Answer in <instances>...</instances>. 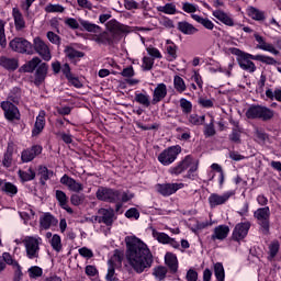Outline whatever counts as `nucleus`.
<instances>
[{
	"instance_id": "f257e3e1",
	"label": "nucleus",
	"mask_w": 281,
	"mask_h": 281,
	"mask_svg": "<svg viewBox=\"0 0 281 281\" xmlns=\"http://www.w3.org/2000/svg\"><path fill=\"white\" fill-rule=\"evenodd\" d=\"M126 258L128 265L137 273H144L146 269L153 267V254L142 239L135 236L125 237Z\"/></svg>"
},
{
	"instance_id": "f03ea898",
	"label": "nucleus",
	"mask_w": 281,
	"mask_h": 281,
	"mask_svg": "<svg viewBox=\"0 0 281 281\" xmlns=\"http://www.w3.org/2000/svg\"><path fill=\"white\" fill-rule=\"evenodd\" d=\"M229 53L233 54V56H237L236 60L238 63V66L244 71H248V74H254L257 69L256 64L251 60H257L258 63H263V65H278V60L271 56L267 55H251L249 53H245L240 48L232 47L229 48Z\"/></svg>"
},
{
	"instance_id": "7ed1b4c3",
	"label": "nucleus",
	"mask_w": 281,
	"mask_h": 281,
	"mask_svg": "<svg viewBox=\"0 0 281 281\" xmlns=\"http://www.w3.org/2000/svg\"><path fill=\"white\" fill-rule=\"evenodd\" d=\"M81 27V32H90L92 34H98L94 35L93 41L98 43L99 45H112L113 44V38L109 36V33L106 31L102 32V26L91 23L88 20H78Z\"/></svg>"
},
{
	"instance_id": "20e7f679",
	"label": "nucleus",
	"mask_w": 281,
	"mask_h": 281,
	"mask_svg": "<svg viewBox=\"0 0 281 281\" xmlns=\"http://www.w3.org/2000/svg\"><path fill=\"white\" fill-rule=\"evenodd\" d=\"M274 116L276 111L262 104H251L246 111L247 120H261V122H271Z\"/></svg>"
},
{
	"instance_id": "39448f33",
	"label": "nucleus",
	"mask_w": 281,
	"mask_h": 281,
	"mask_svg": "<svg viewBox=\"0 0 281 281\" xmlns=\"http://www.w3.org/2000/svg\"><path fill=\"white\" fill-rule=\"evenodd\" d=\"M254 218H256L261 234L269 236L271 229V209L269 206L257 209L254 212Z\"/></svg>"
},
{
	"instance_id": "423d86ee",
	"label": "nucleus",
	"mask_w": 281,
	"mask_h": 281,
	"mask_svg": "<svg viewBox=\"0 0 281 281\" xmlns=\"http://www.w3.org/2000/svg\"><path fill=\"white\" fill-rule=\"evenodd\" d=\"M120 196H122L120 190L108 187H99L95 192L98 201H103L104 203H117Z\"/></svg>"
},
{
	"instance_id": "0eeeda50",
	"label": "nucleus",
	"mask_w": 281,
	"mask_h": 281,
	"mask_svg": "<svg viewBox=\"0 0 281 281\" xmlns=\"http://www.w3.org/2000/svg\"><path fill=\"white\" fill-rule=\"evenodd\" d=\"M181 155V147L179 145L170 146L164 149L157 157L161 166H172L177 161V157Z\"/></svg>"
},
{
	"instance_id": "6e6552de",
	"label": "nucleus",
	"mask_w": 281,
	"mask_h": 281,
	"mask_svg": "<svg viewBox=\"0 0 281 281\" xmlns=\"http://www.w3.org/2000/svg\"><path fill=\"white\" fill-rule=\"evenodd\" d=\"M9 47L12 52H16L18 54H26L27 56H32L34 54L32 43L23 37H14L9 43Z\"/></svg>"
},
{
	"instance_id": "1a4fd4ad",
	"label": "nucleus",
	"mask_w": 281,
	"mask_h": 281,
	"mask_svg": "<svg viewBox=\"0 0 281 281\" xmlns=\"http://www.w3.org/2000/svg\"><path fill=\"white\" fill-rule=\"evenodd\" d=\"M0 109H2L7 122H16L21 120V111L19 110V106L11 101H2L0 103Z\"/></svg>"
},
{
	"instance_id": "9d476101",
	"label": "nucleus",
	"mask_w": 281,
	"mask_h": 281,
	"mask_svg": "<svg viewBox=\"0 0 281 281\" xmlns=\"http://www.w3.org/2000/svg\"><path fill=\"white\" fill-rule=\"evenodd\" d=\"M23 244L26 251V258H29V260L38 258V254H41V246L37 238L29 236L23 240Z\"/></svg>"
},
{
	"instance_id": "9b49d317",
	"label": "nucleus",
	"mask_w": 281,
	"mask_h": 281,
	"mask_svg": "<svg viewBox=\"0 0 281 281\" xmlns=\"http://www.w3.org/2000/svg\"><path fill=\"white\" fill-rule=\"evenodd\" d=\"M193 161L194 157H192V155H187L182 160L178 161L175 166H171L168 169V172L171 177H179V175H183V172L192 166Z\"/></svg>"
},
{
	"instance_id": "f8f14e48",
	"label": "nucleus",
	"mask_w": 281,
	"mask_h": 281,
	"mask_svg": "<svg viewBox=\"0 0 281 281\" xmlns=\"http://www.w3.org/2000/svg\"><path fill=\"white\" fill-rule=\"evenodd\" d=\"M33 54L36 53L43 60L48 63V60H52V53L49 52V47L41 37H35L33 40Z\"/></svg>"
},
{
	"instance_id": "ddd939ff",
	"label": "nucleus",
	"mask_w": 281,
	"mask_h": 281,
	"mask_svg": "<svg viewBox=\"0 0 281 281\" xmlns=\"http://www.w3.org/2000/svg\"><path fill=\"white\" fill-rule=\"evenodd\" d=\"M182 188H186V184L183 182L156 184V191L158 192V194H161V196H172V194H177V192H179V190H182Z\"/></svg>"
},
{
	"instance_id": "4468645a",
	"label": "nucleus",
	"mask_w": 281,
	"mask_h": 281,
	"mask_svg": "<svg viewBox=\"0 0 281 281\" xmlns=\"http://www.w3.org/2000/svg\"><path fill=\"white\" fill-rule=\"evenodd\" d=\"M249 229H251V222H241L236 224L233 229L232 240L235 243H240V240H245L247 238V234H249Z\"/></svg>"
},
{
	"instance_id": "2eb2a0df",
	"label": "nucleus",
	"mask_w": 281,
	"mask_h": 281,
	"mask_svg": "<svg viewBox=\"0 0 281 281\" xmlns=\"http://www.w3.org/2000/svg\"><path fill=\"white\" fill-rule=\"evenodd\" d=\"M235 195H236L235 190L226 191L222 195H220L218 193H212L209 196V205L210 207H217V205H225V202L229 201V199H232V196H235Z\"/></svg>"
},
{
	"instance_id": "dca6fc26",
	"label": "nucleus",
	"mask_w": 281,
	"mask_h": 281,
	"mask_svg": "<svg viewBox=\"0 0 281 281\" xmlns=\"http://www.w3.org/2000/svg\"><path fill=\"white\" fill-rule=\"evenodd\" d=\"M98 214H100V216H95V221H98V223H103L106 227L113 226L115 221V210H113V207H101L99 209Z\"/></svg>"
},
{
	"instance_id": "f3484780",
	"label": "nucleus",
	"mask_w": 281,
	"mask_h": 281,
	"mask_svg": "<svg viewBox=\"0 0 281 281\" xmlns=\"http://www.w3.org/2000/svg\"><path fill=\"white\" fill-rule=\"evenodd\" d=\"M43 146L33 145L26 149H23L21 153V161L22 164H30V161H34L35 157L42 155Z\"/></svg>"
},
{
	"instance_id": "a211bd4d",
	"label": "nucleus",
	"mask_w": 281,
	"mask_h": 281,
	"mask_svg": "<svg viewBox=\"0 0 281 281\" xmlns=\"http://www.w3.org/2000/svg\"><path fill=\"white\" fill-rule=\"evenodd\" d=\"M59 182L61 186H66L70 192H76L77 194H80V192L85 190V186L82 183L76 181V179L69 177L67 173L60 178Z\"/></svg>"
},
{
	"instance_id": "6ab92c4d",
	"label": "nucleus",
	"mask_w": 281,
	"mask_h": 281,
	"mask_svg": "<svg viewBox=\"0 0 281 281\" xmlns=\"http://www.w3.org/2000/svg\"><path fill=\"white\" fill-rule=\"evenodd\" d=\"M254 36L255 41L258 43L257 49H261L262 52H269V54H273V56H280V50H278L277 47L273 46V44L267 43L262 35L256 33Z\"/></svg>"
},
{
	"instance_id": "aec40b11",
	"label": "nucleus",
	"mask_w": 281,
	"mask_h": 281,
	"mask_svg": "<svg viewBox=\"0 0 281 281\" xmlns=\"http://www.w3.org/2000/svg\"><path fill=\"white\" fill-rule=\"evenodd\" d=\"M48 71H49V65H47V63L40 64L38 68L35 69V74H34L33 82L35 87H41V85L45 82Z\"/></svg>"
},
{
	"instance_id": "412c9836",
	"label": "nucleus",
	"mask_w": 281,
	"mask_h": 281,
	"mask_svg": "<svg viewBox=\"0 0 281 281\" xmlns=\"http://www.w3.org/2000/svg\"><path fill=\"white\" fill-rule=\"evenodd\" d=\"M58 225V218L54 216L50 212L44 213L40 216V227L41 229H49L52 227H56Z\"/></svg>"
},
{
	"instance_id": "4be33fe9",
	"label": "nucleus",
	"mask_w": 281,
	"mask_h": 281,
	"mask_svg": "<svg viewBox=\"0 0 281 281\" xmlns=\"http://www.w3.org/2000/svg\"><path fill=\"white\" fill-rule=\"evenodd\" d=\"M55 199L61 210H65L68 214H74V209L70 207L69 198L67 196V193H65V191L56 190Z\"/></svg>"
},
{
	"instance_id": "5701e85b",
	"label": "nucleus",
	"mask_w": 281,
	"mask_h": 281,
	"mask_svg": "<svg viewBox=\"0 0 281 281\" xmlns=\"http://www.w3.org/2000/svg\"><path fill=\"white\" fill-rule=\"evenodd\" d=\"M66 57L72 65L80 63V58H85V53L74 48V46H66L64 49Z\"/></svg>"
},
{
	"instance_id": "b1692460",
	"label": "nucleus",
	"mask_w": 281,
	"mask_h": 281,
	"mask_svg": "<svg viewBox=\"0 0 281 281\" xmlns=\"http://www.w3.org/2000/svg\"><path fill=\"white\" fill-rule=\"evenodd\" d=\"M41 64L42 60L38 57H33L19 68V74H34Z\"/></svg>"
},
{
	"instance_id": "393cba45",
	"label": "nucleus",
	"mask_w": 281,
	"mask_h": 281,
	"mask_svg": "<svg viewBox=\"0 0 281 281\" xmlns=\"http://www.w3.org/2000/svg\"><path fill=\"white\" fill-rule=\"evenodd\" d=\"M168 95V87L166 83H158L153 93L151 104H159Z\"/></svg>"
},
{
	"instance_id": "a878e982",
	"label": "nucleus",
	"mask_w": 281,
	"mask_h": 281,
	"mask_svg": "<svg viewBox=\"0 0 281 281\" xmlns=\"http://www.w3.org/2000/svg\"><path fill=\"white\" fill-rule=\"evenodd\" d=\"M0 67L7 71H16L19 69V58L0 56Z\"/></svg>"
},
{
	"instance_id": "bb28decb",
	"label": "nucleus",
	"mask_w": 281,
	"mask_h": 281,
	"mask_svg": "<svg viewBox=\"0 0 281 281\" xmlns=\"http://www.w3.org/2000/svg\"><path fill=\"white\" fill-rule=\"evenodd\" d=\"M45 110L40 111L32 130V137H38V134L45 130Z\"/></svg>"
},
{
	"instance_id": "cd10ccee",
	"label": "nucleus",
	"mask_w": 281,
	"mask_h": 281,
	"mask_svg": "<svg viewBox=\"0 0 281 281\" xmlns=\"http://www.w3.org/2000/svg\"><path fill=\"white\" fill-rule=\"evenodd\" d=\"M229 236V226L222 224L214 228L211 240H225Z\"/></svg>"
},
{
	"instance_id": "c85d7f7f",
	"label": "nucleus",
	"mask_w": 281,
	"mask_h": 281,
	"mask_svg": "<svg viewBox=\"0 0 281 281\" xmlns=\"http://www.w3.org/2000/svg\"><path fill=\"white\" fill-rule=\"evenodd\" d=\"M37 176L40 177V184L47 186V181L54 177V171L49 170L46 166H38Z\"/></svg>"
},
{
	"instance_id": "c756f323",
	"label": "nucleus",
	"mask_w": 281,
	"mask_h": 281,
	"mask_svg": "<svg viewBox=\"0 0 281 281\" xmlns=\"http://www.w3.org/2000/svg\"><path fill=\"white\" fill-rule=\"evenodd\" d=\"M12 16L14 20L15 30L18 32H21V30H25V19L23 18V13H21V10H19V8L12 9Z\"/></svg>"
},
{
	"instance_id": "7c9ffc66",
	"label": "nucleus",
	"mask_w": 281,
	"mask_h": 281,
	"mask_svg": "<svg viewBox=\"0 0 281 281\" xmlns=\"http://www.w3.org/2000/svg\"><path fill=\"white\" fill-rule=\"evenodd\" d=\"M165 263L172 273H177V271H179V259H177V255L167 252L165 255Z\"/></svg>"
},
{
	"instance_id": "2f4dec72",
	"label": "nucleus",
	"mask_w": 281,
	"mask_h": 281,
	"mask_svg": "<svg viewBox=\"0 0 281 281\" xmlns=\"http://www.w3.org/2000/svg\"><path fill=\"white\" fill-rule=\"evenodd\" d=\"M178 30L187 36H192V34H196V32H199V29L187 21L178 22Z\"/></svg>"
},
{
	"instance_id": "473e14b6",
	"label": "nucleus",
	"mask_w": 281,
	"mask_h": 281,
	"mask_svg": "<svg viewBox=\"0 0 281 281\" xmlns=\"http://www.w3.org/2000/svg\"><path fill=\"white\" fill-rule=\"evenodd\" d=\"M134 102H137V104H142L144 109H149V106L153 104V101H150V95L148 93H142V92H135Z\"/></svg>"
},
{
	"instance_id": "72a5a7b5",
	"label": "nucleus",
	"mask_w": 281,
	"mask_h": 281,
	"mask_svg": "<svg viewBox=\"0 0 281 281\" xmlns=\"http://www.w3.org/2000/svg\"><path fill=\"white\" fill-rule=\"evenodd\" d=\"M18 177L20 178L21 183H27V181H34L36 179V171L32 167L27 171L19 170Z\"/></svg>"
},
{
	"instance_id": "f704fd0d",
	"label": "nucleus",
	"mask_w": 281,
	"mask_h": 281,
	"mask_svg": "<svg viewBox=\"0 0 281 281\" xmlns=\"http://www.w3.org/2000/svg\"><path fill=\"white\" fill-rule=\"evenodd\" d=\"M213 16L217 19V21H221V23H224V25H228V27H234V19L228 16V14L224 11H214Z\"/></svg>"
},
{
	"instance_id": "c9c22d12",
	"label": "nucleus",
	"mask_w": 281,
	"mask_h": 281,
	"mask_svg": "<svg viewBox=\"0 0 281 281\" xmlns=\"http://www.w3.org/2000/svg\"><path fill=\"white\" fill-rule=\"evenodd\" d=\"M14 155V146H12V144H9L7 147V150L3 155V159H2V166L4 168H11L12 167V157Z\"/></svg>"
},
{
	"instance_id": "e433bc0d",
	"label": "nucleus",
	"mask_w": 281,
	"mask_h": 281,
	"mask_svg": "<svg viewBox=\"0 0 281 281\" xmlns=\"http://www.w3.org/2000/svg\"><path fill=\"white\" fill-rule=\"evenodd\" d=\"M106 30L109 32H121L124 34L126 32V29L124 27V24L117 22V20L112 19L105 24Z\"/></svg>"
},
{
	"instance_id": "4c0bfd02",
	"label": "nucleus",
	"mask_w": 281,
	"mask_h": 281,
	"mask_svg": "<svg viewBox=\"0 0 281 281\" xmlns=\"http://www.w3.org/2000/svg\"><path fill=\"white\" fill-rule=\"evenodd\" d=\"M191 19H193V21H196V23H200V25H203L205 30H214V22H212V20L207 18H203L199 14H191Z\"/></svg>"
},
{
	"instance_id": "58836bf2",
	"label": "nucleus",
	"mask_w": 281,
	"mask_h": 281,
	"mask_svg": "<svg viewBox=\"0 0 281 281\" xmlns=\"http://www.w3.org/2000/svg\"><path fill=\"white\" fill-rule=\"evenodd\" d=\"M1 192L8 194V196H16L19 194V188L12 182H4L1 187Z\"/></svg>"
},
{
	"instance_id": "ea45409f",
	"label": "nucleus",
	"mask_w": 281,
	"mask_h": 281,
	"mask_svg": "<svg viewBox=\"0 0 281 281\" xmlns=\"http://www.w3.org/2000/svg\"><path fill=\"white\" fill-rule=\"evenodd\" d=\"M157 12H162V14H177V4L168 2L165 5H159L156 8Z\"/></svg>"
},
{
	"instance_id": "a19ab883",
	"label": "nucleus",
	"mask_w": 281,
	"mask_h": 281,
	"mask_svg": "<svg viewBox=\"0 0 281 281\" xmlns=\"http://www.w3.org/2000/svg\"><path fill=\"white\" fill-rule=\"evenodd\" d=\"M50 246L54 249V251H57V254H60V251H63V239L60 238V235H53L50 239Z\"/></svg>"
},
{
	"instance_id": "79ce46f5",
	"label": "nucleus",
	"mask_w": 281,
	"mask_h": 281,
	"mask_svg": "<svg viewBox=\"0 0 281 281\" xmlns=\"http://www.w3.org/2000/svg\"><path fill=\"white\" fill-rule=\"evenodd\" d=\"M214 276L217 281H225V268L222 262L214 263Z\"/></svg>"
},
{
	"instance_id": "37998d69",
	"label": "nucleus",
	"mask_w": 281,
	"mask_h": 281,
	"mask_svg": "<svg viewBox=\"0 0 281 281\" xmlns=\"http://www.w3.org/2000/svg\"><path fill=\"white\" fill-rule=\"evenodd\" d=\"M199 161H196L194 165H190L189 170L187 171V175L184 176V179H190L191 181H194L198 177L199 173Z\"/></svg>"
},
{
	"instance_id": "c03bdc74",
	"label": "nucleus",
	"mask_w": 281,
	"mask_h": 281,
	"mask_svg": "<svg viewBox=\"0 0 281 281\" xmlns=\"http://www.w3.org/2000/svg\"><path fill=\"white\" fill-rule=\"evenodd\" d=\"M153 238L158 240L160 245H168V243H170L171 237H169L168 234L166 233H160L157 232L156 229H153Z\"/></svg>"
},
{
	"instance_id": "a18cd8bd",
	"label": "nucleus",
	"mask_w": 281,
	"mask_h": 281,
	"mask_svg": "<svg viewBox=\"0 0 281 281\" xmlns=\"http://www.w3.org/2000/svg\"><path fill=\"white\" fill-rule=\"evenodd\" d=\"M9 100L12 104H19L21 102V88L14 87L9 93Z\"/></svg>"
},
{
	"instance_id": "49530a36",
	"label": "nucleus",
	"mask_w": 281,
	"mask_h": 281,
	"mask_svg": "<svg viewBox=\"0 0 281 281\" xmlns=\"http://www.w3.org/2000/svg\"><path fill=\"white\" fill-rule=\"evenodd\" d=\"M167 54L169 56V60H177V44L172 41L167 40Z\"/></svg>"
},
{
	"instance_id": "de8ad7c7",
	"label": "nucleus",
	"mask_w": 281,
	"mask_h": 281,
	"mask_svg": "<svg viewBox=\"0 0 281 281\" xmlns=\"http://www.w3.org/2000/svg\"><path fill=\"white\" fill-rule=\"evenodd\" d=\"M266 97L268 100H277V102H281V88H276L274 91L268 88L266 90Z\"/></svg>"
},
{
	"instance_id": "09e8293b",
	"label": "nucleus",
	"mask_w": 281,
	"mask_h": 281,
	"mask_svg": "<svg viewBox=\"0 0 281 281\" xmlns=\"http://www.w3.org/2000/svg\"><path fill=\"white\" fill-rule=\"evenodd\" d=\"M180 108L183 115H190L192 113V102L186 98L180 99Z\"/></svg>"
},
{
	"instance_id": "8fccbe9b",
	"label": "nucleus",
	"mask_w": 281,
	"mask_h": 281,
	"mask_svg": "<svg viewBox=\"0 0 281 281\" xmlns=\"http://www.w3.org/2000/svg\"><path fill=\"white\" fill-rule=\"evenodd\" d=\"M280 251V241L274 240L269 245V260H273Z\"/></svg>"
},
{
	"instance_id": "3c124183",
	"label": "nucleus",
	"mask_w": 281,
	"mask_h": 281,
	"mask_svg": "<svg viewBox=\"0 0 281 281\" xmlns=\"http://www.w3.org/2000/svg\"><path fill=\"white\" fill-rule=\"evenodd\" d=\"M0 258L5 266L9 265V267H19V261L14 260L10 252H3Z\"/></svg>"
},
{
	"instance_id": "603ef678",
	"label": "nucleus",
	"mask_w": 281,
	"mask_h": 281,
	"mask_svg": "<svg viewBox=\"0 0 281 281\" xmlns=\"http://www.w3.org/2000/svg\"><path fill=\"white\" fill-rule=\"evenodd\" d=\"M173 87L176 91H178L179 93H183V91H186V81L183 80V78L175 76Z\"/></svg>"
},
{
	"instance_id": "864d4df0",
	"label": "nucleus",
	"mask_w": 281,
	"mask_h": 281,
	"mask_svg": "<svg viewBox=\"0 0 281 281\" xmlns=\"http://www.w3.org/2000/svg\"><path fill=\"white\" fill-rule=\"evenodd\" d=\"M105 280L106 281H120V278L115 273V263H111L108 267V272L105 274Z\"/></svg>"
},
{
	"instance_id": "5fc2aeb1",
	"label": "nucleus",
	"mask_w": 281,
	"mask_h": 281,
	"mask_svg": "<svg viewBox=\"0 0 281 281\" xmlns=\"http://www.w3.org/2000/svg\"><path fill=\"white\" fill-rule=\"evenodd\" d=\"M249 16H251L254 21H265V12L254 7L249 9Z\"/></svg>"
},
{
	"instance_id": "6e6d98bb",
	"label": "nucleus",
	"mask_w": 281,
	"mask_h": 281,
	"mask_svg": "<svg viewBox=\"0 0 281 281\" xmlns=\"http://www.w3.org/2000/svg\"><path fill=\"white\" fill-rule=\"evenodd\" d=\"M44 10H45V12H47V14H52V13H56V12L63 13V12H65V7H63L61 4L48 3Z\"/></svg>"
},
{
	"instance_id": "4d7b16f0",
	"label": "nucleus",
	"mask_w": 281,
	"mask_h": 281,
	"mask_svg": "<svg viewBox=\"0 0 281 281\" xmlns=\"http://www.w3.org/2000/svg\"><path fill=\"white\" fill-rule=\"evenodd\" d=\"M70 203L75 205V207L82 205V203H85V194L72 193L70 195Z\"/></svg>"
},
{
	"instance_id": "13d9d810",
	"label": "nucleus",
	"mask_w": 281,
	"mask_h": 281,
	"mask_svg": "<svg viewBox=\"0 0 281 281\" xmlns=\"http://www.w3.org/2000/svg\"><path fill=\"white\" fill-rule=\"evenodd\" d=\"M168 273V269L164 266H158L154 269L153 276L159 278L160 280H166V276Z\"/></svg>"
},
{
	"instance_id": "bf43d9fd",
	"label": "nucleus",
	"mask_w": 281,
	"mask_h": 281,
	"mask_svg": "<svg viewBox=\"0 0 281 281\" xmlns=\"http://www.w3.org/2000/svg\"><path fill=\"white\" fill-rule=\"evenodd\" d=\"M189 122L194 126H201L205 123V115L199 116V114H191L189 116Z\"/></svg>"
},
{
	"instance_id": "052dcab7",
	"label": "nucleus",
	"mask_w": 281,
	"mask_h": 281,
	"mask_svg": "<svg viewBox=\"0 0 281 281\" xmlns=\"http://www.w3.org/2000/svg\"><path fill=\"white\" fill-rule=\"evenodd\" d=\"M29 276L32 279L41 278L43 276V268H41L38 266H32L29 269Z\"/></svg>"
},
{
	"instance_id": "680f3d73",
	"label": "nucleus",
	"mask_w": 281,
	"mask_h": 281,
	"mask_svg": "<svg viewBox=\"0 0 281 281\" xmlns=\"http://www.w3.org/2000/svg\"><path fill=\"white\" fill-rule=\"evenodd\" d=\"M198 104L200 106H202V109H212V108H214V101H212L211 99L204 98V97H199Z\"/></svg>"
},
{
	"instance_id": "e2e57ef3",
	"label": "nucleus",
	"mask_w": 281,
	"mask_h": 281,
	"mask_svg": "<svg viewBox=\"0 0 281 281\" xmlns=\"http://www.w3.org/2000/svg\"><path fill=\"white\" fill-rule=\"evenodd\" d=\"M228 139L233 142V144H241L240 132L238 128H233L232 133L228 135Z\"/></svg>"
},
{
	"instance_id": "0e129e2a",
	"label": "nucleus",
	"mask_w": 281,
	"mask_h": 281,
	"mask_svg": "<svg viewBox=\"0 0 281 281\" xmlns=\"http://www.w3.org/2000/svg\"><path fill=\"white\" fill-rule=\"evenodd\" d=\"M155 66V59L150 58V57H143V70L144 71H150V69H153V67Z\"/></svg>"
},
{
	"instance_id": "69168bd1",
	"label": "nucleus",
	"mask_w": 281,
	"mask_h": 281,
	"mask_svg": "<svg viewBox=\"0 0 281 281\" xmlns=\"http://www.w3.org/2000/svg\"><path fill=\"white\" fill-rule=\"evenodd\" d=\"M198 5L190 3V2H183L182 3V10L183 12H187V14H194V12H196L198 10Z\"/></svg>"
},
{
	"instance_id": "338daca9",
	"label": "nucleus",
	"mask_w": 281,
	"mask_h": 281,
	"mask_svg": "<svg viewBox=\"0 0 281 281\" xmlns=\"http://www.w3.org/2000/svg\"><path fill=\"white\" fill-rule=\"evenodd\" d=\"M126 218H135V221H139V211L135 207H131L125 212Z\"/></svg>"
},
{
	"instance_id": "774afa93",
	"label": "nucleus",
	"mask_w": 281,
	"mask_h": 281,
	"mask_svg": "<svg viewBox=\"0 0 281 281\" xmlns=\"http://www.w3.org/2000/svg\"><path fill=\"white\" fill-rule=\"evenodd\" d=\"M186 280L187 281H196V280H199V272H196V270H194L193 268H190L187 271Z\"/></svg>"
}]
</instances>
